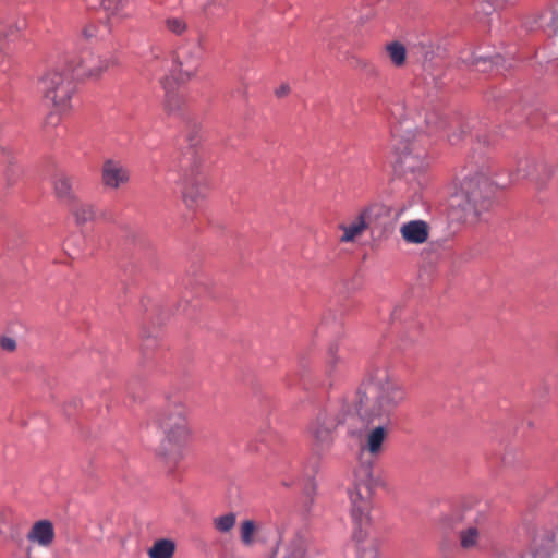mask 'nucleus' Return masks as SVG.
<instances>
[{"instance_id":"nucleus-18","label":"nucleus","mask_w":558,"mask_h":558,"mask_svg":"<svg viewBox=\"0 0 558 558\" xmlns=\"http://www.w3.org/2000/svg\"><path fill=\"white\" fill-rule=\"evenodd\" d=\"M73 207L71 208V213L75 218L76 223L84 225L86 222L93 221L98 218V210L93 204L88 203H72ZM99 218L105 221H109L110 219L105 215V213H100Z\"/></svg>"},{"instance_id":"nucleus-15","label":"nucleus","mask_w":558,"mask_h":558,"mask_svg":"<svg viewBox=\"0 0 558 558\" xmlns=\"http://www.w3.org/2000/svg\"><path fill=\"white\" fill-rule=\"evenodd\" d=\"M27 538L32 543L48 547L54 538V529L50 521L40 520L34 523L27 534Z\"/></svg>"},{"instance_id":"nucleus-10","label":"nucleus","mask_w":558,"mask_h":558,"mask_svg":"<svg viewBox=\"0 0 558 558\" xmlns=\"http://www.w3.org/2000/svg\"><path fill=\"white\" fill-rule=\"evenodd\" d=\"M374 208V205H368L359 213L357 217L350 225H341L339 228L343 233L340 236V242L350 243L362 235L368 228L371 215Z\"/></svg>"},{"instance_id":"nucleus-12","label":"nucleus","mask_w":558,"mask_h":558,"mask_svg":"<svg viewBox=\"0 0 558 558\" xmlns=\"http://www.w3.org/2000/svg\"><path fill=\"white\" fill-rule=\"evenodd\" d=\"M165 90L163 108L169 116L183 114L186 107V97L174 88V85L167 78L160 81Z\"/></svg>"},{"instance_id":"nucleus-14","label":"nucleus","mask_w":558,"mask_h":558,"mask_svg":"<svg viewBox=\"0 0 558 558\" xmlns=\"http://www.w3.org/2000/svg\"><path fill=\"white\" fill-rule=\"evenodd\" d=\"M400 233L405 242L422 244L428 239V227L422 220H412L401 226Z\"/></svg>"},{"instance_id":"nucleus-23","label":"nucleus","mask_w":558,"mask_h":558,"mask_svg":"<svg viewBox=\"0 0 558 558\" xmlns=\"http://www.w3.org/2000/svg\"><path fill=\"white\" fill-rule=\"evenodd\" d=\"M550 544L549 538L534 539L530 551L522 555L521 558H550Z\"/></svg>"},{"instance_id":"nucleus-25","label":"nucleus","mask_w":558,"mask_h":558,"mask_svg":"<svg viewBox=\"0 0 558 558\" xmlns=\"http://www.w3.org/2000/svg\"><path fill=\"white\" fill-rule=\"evenodd\" d=\"M165 27L171 34L181 36L187 31V23L182 17L170 16L165 20Z\"/></svg>"},{"instance_id":"nucleus-6","label":"nucleus","mask_w":558,"mask_h":558,"mask_svg":"<svg viewBox=\"0 0 558 558\" xmlns=\"http://www.w3.org/2000/svg\"><path fill=\"white\" fill-rule=\"evenodd\" d=\"M182 197L190 208L198 206L205 198L207 187L202 172V160L194 150H190L179 161Z\"/></svg>"},{"instance_id":"nucleus-17","label":"nucleus","mask_w":558,"mask_h":558,"mask_svg":"<svg viewBox=\"0 0 558 558\" xmlns=\"http://www.w3.org/2000/svg\"><path fill=\"white\" fill-rule=\"evenodd\" d=\"M110 66V61L100 57L89 56L82 60L77 75L88 77L100 76Z\"/></svg>"},{"instance_id":"nucleus-13","label":"nucleus","mask_w":558,"mask_h":558,"mask_svg":"<svg viewBox=\"0 0 558 558\" xmlns=\"http://www.w3.org/2000/svg\"><path fill=\"white\" fill-rule=\"evenodd\" d=\"M25 26L23 17L10 16L0 21V48L19 38Z\"/></svg>"},{"instance_id":"nucleus-33","label":"nucleus","mask_w":558,"mask_h":558,"mask_svg":"<svg viewBox=\"0 0 558 558\" xmlns=\"http://www.w3.org/2000/svg\"><path fill=\"white\" fill-rule=\"evenodd\" d=\"M290 92V88L288 85H281L277 90H276V95L278 97H283L286 95H288Z\"/></svg>"},{"instance_id":"nucleus-24","label":"nucleus","mask_w":558,"mask_h":558,"mask_svg":"<svg viewBox=\"0 0 558 558\" xmlns=\"http://www.w3.org/2000/svg\"><path fill=\"white\" fill-rule=\"evenodd\" d=\"M480 538L477 527L470 526L460 533V544L464 549L475 548Z\"/></svg>"},{"instance_id":"nucleus-9","label":"nucleus","mask_w":558,"mask_h":558,"mask_svg":"<svg viewBox=\"0 0 558 558\" xmlns=\"http://www.w3.org/2000/svg\"><path fill=\"white\" fill-rule=\"evenodd\" d=\"M130 181V170L122 162L107 159L101 166V183L107 189L118 190Z\"/></svg>"},{"instance_id":"nucleus-1","label":"nucleus","mask_w":558,"mask_h":558,"mask_svg":"<svg viewBox=\"0 0 558 558\" xmlns=\"http://www.w3.org/2000/svg\"><path fill=\"white\" fill-rule=\"evenodd\" d=\"M407 400L401 380L385 365L373 367L356 389L352 400L355 414L367 424L379 423L365 437L363 449L376 457L388 437L387 424L392 413Z\"/></svg>"},{"instance_id":"nucleus-22","label":"nucleus","mask_w":558,"mask_h":558,"mask_svg":"<svg viewBox=\"0 0 558 558\" xmlns=\"http://www.w3.org/2000/svg\"><path fill=\"white\" fill-rule=\"evenodd\" d=\"M386 52L395 66L400 68L404 65L407 61V49L403 44L400 41H391L386 45Z\"/></svg>"},{"instance_id":"nucleus-11","label":"nucleus","mask_w":558,"mask_h":558,"mask_svg":"<svg viewBox=\"0 0 558 558\" xmlns=\"http://www.w3.org/2000/svg\"><path fill=\"white\" fill-rule=\"evenodd\" d=\"M400 150V162L410 171H418L425 167L426 150L418 147L417 141L398 147Z\"/></svg>"},{"instance_id":"nucleus-4","label":"nucleus","mask_w":558,"mask_h":558,"mask_svg":"<svg viewBox=\"0 0 558 558\" xmlns=\"http://www.w3.org/2000/svg\"><path fill=\"white\" fill-rule=\"evenodd\" d=\"M40 90L46 106L51 109L45 123L54 128L63 116L73 110V97L76 93L74 75L69 70H50L40 78Z\"/></svg>"},{"instance_id":"nucleus-21","label":"nucleus","mask_w":558,"mask_h":558,"mask_svg":"<svg viewBox=\"0 0 558 558\" xmlns=\"http://www.w3.org/2000/svg\"><path fill=\"white\" fill-rule=\"evenodd\" d=\"M175 544L171 539H158L148 550L149 558H172Z\"/></svg>"},{"instance_id":"nucleus-30","label":"nucleus","mask_w":558,"mask_h":558,"mask_svg":"<svg viewBox=\"0 0 558 558\" xmlns=\"http://www.w3.org/2000/svg\"><path fill=\"white\" fill-rule=\"evenodd\" d=\"M450 128L457 129L459 131V132L451 131L447 135L448 136V141L450 142V144L457 145L461 141H463V138L466 136L468 130H466V128L464 125H461L460 123H454V125L451 124Z\"/></svg>"},{"instance_id":"nucleus-3","label":"nucleus","mask_w":558,"mask_h":558,"mask_svg":"<svg viewBox=\"0 0 558 558\" xmlns=\"http://www.w3.org/2000/svg\"><path fill=\"white\" fill-rule=\"evenodd\" d=\"M154 421L165 435L161 454L169 469L174 470L192 437L187 408L180 400L168 401L157 410Z\"/></svg>"},{"instance_id":"nucleus-31","label":"nucleus","mask_w":558,"mask_h":558,"mask_svg":"<svg viewBox=\"0 0 558 558\" xmlns=\"http://www.w3.org/2000/svg\"><path fill=\"white\" fill-rule=\"evenodd\" d=\"M0 345L5 351H14L16 348L15 340L12 338L3 337L0 340Z\"/></svg>"},{"instance_id":"nucleus-20","label":"nucleus","mask_w":558,"mask_h":558,"mask_svg":"<svg viewBox=\"0 0 558 558\" xmlns=\"http://www.w3.org/2000/svg\"><path fill=\"white\" fill-rule=\"evenodd\" d=\"M92 9L102 8L109 15H118L128 4V0H84Z\"/></svg>"},{"instance_id":"nucleus-32","label":"nucleus","mask_w":558,"mask_h":558,"mask_svg":"<svg viewBox=\"0 0 558 558\" xmlns=\"http://www.w3.org/2000/svg\"><path fill=\"white\" fill-rule=\"evenodd\" d=\"M96 32H97V28L95 25H86L83 31H82V35L86 38V39H89V38H93L96 36Z\"/></svg>"},{"instance_id":"nucleus-28","label":"nucleus","mask_w":558,"mask_h":558,"mask_svg":"<svg viewBox=\"0 0 558 558\" xmlns=\"http://www.w3.org/2000/svg\"><path fill=\"white\" fill-rule=\"evenodd\" d=\"M535 168H536V163L533 160H531L529 158L520 159L518 161L515 178L521 179V178L534 177Z\"/></svg>"},{"instance_id":"nucleus-27","label":"nucleus","mask_w":558,"mask_h":558,"mask_svg":"<svg viewBox=\"0 0 558 558\" xmlns=\"http://www.w3.org/2000/svg\"><path fill=\"white\" fill-rule=\"evenodd\" d=\"M256 532V524L252 520H245L241 523L240 537L245 546H252L254 543V534Z\"/></svg>"},{"instance_id":"nucleus-29","label":"nucleus","mask_w":558,"mask_h":558,"mask_svg":"<svg viewBox=\"0 0 558 558\" xmlns=\"http://www.w3.org/2000/svg\"><path fill=\"white\" fill-rule=\"evenodd\" d=\"M426 123L430 132H437L448 126L447 121L435 112L426 117Z\"/></svg>"},{"instance_id":"nucleus-34","label":"nucleus","mask_w":558,"mask_h":558,"mask_svg":"<svg viewBox=\"0 0 558 558\" xmlns=\"http://www.w3.org/2000/svg\"><path fill=\"white\" fill-rule=\"evenodd\" d=\"M2 517H3V513H2V509L0 508V522L2 521Z\"/></svg>"},{"instance_id":"nucleus-5","label":"nucleus","mask_w":558,"mask_h":558,"mask_svg":"<svg viewBox=\"0 0 558 558\" xmlns=\"http://www.w3.org/2000/svg\"><path fill=\"white\" fill-rule=\"evenodd\" d=\"M488 173L486 166L471 171L461 182L459 193L452 197L451 206L461 207L464 219L476 218L492 207L497 185Z\"/></svg>"},{"instance_id":"nucleus-8","label":"nucleus","mask_w":558,"mask_h":558,"mask_svg":"<svg viewBox=\"0 0 558 558\" xmlns=\"http://www.w3.org/2000/svg\"><path fill=\"white\" fill-rule=\"evenodd\" d=\"M204 49L199 41L185 43L178 47L173 63L178 80L182 82L194 78L203 62Z\"/></svg>"},{"instance_id":"nucleus-19","label":"nucleus","mask_w":558,"mask_h":558,"mask_svg":"<svg viewBox=\"0 0 558 558\" xmlns=\"http://www.w3.org/2000/svg\"><path fill=\"white\" fill-rule=\"evenodd\" d=\"M307 547V536L299 532L289 542L284 549L283 558H305Z\"/></svg>"},{"instance_id":"nucleus-26","label":"nucleus","mask_w":558,"mask_h":558,"mask_svg":"<svg viewBox=\"0 0 558 558\" xmlns=\"http://www.w3.org/2000/svg\"><path fill=\"white\" fill-rule=\"evenodd\" d=\"M236 515L230 512L215 518L213 524L217 531L221 533H228L234 527Z\"/></svg>"},{"instance_id":"nucleus-2","label":"nucleus","mask_w":558,"mask_h":558,"mask_svg":"<svg viewBox=\"0 0 558 558\" xmlns=\"http://www.w3.org/2000/svg\"><path fill=\"white\" fill-rule=\"evenodd\" d=\"M375 481L371 465H360L354 471L353 487L349 490L351 515L354 523L353 538L357 543V558H378L376 539L367 538L371 523V498Z\"/></svg>"},{"instance_id":"nucleus-7","label":"nucleus","mask_w":558,"mask_h":558,"mask_svg":"<svg viewBox=\"0 0 558 558\" xmlns=\"http://www.w3.org/2000/svg\"><path fill=\"white\" fill-rule=\"evenodd\" d=\"M343 422L344 415H339L331 409L317 413L308 427L314 456L322 457L330 450L335 441V430Z\"/></svg>"},{"instance_id":"nucleus-16","label":"nucleus","mask_w":558,"mask_h":558,"mask_svg":"<svg viewBox=\"0 0 558 558\" xmlns=\"http://www.w3.org/2000/svg\"><path fill=\"white\" fill-rule=\"evenodd\" d=\"M53 191L56 196L65 204L75 202L73 192V180L65 173H58L53 179Z\"/></svg>"}]
</instances>
